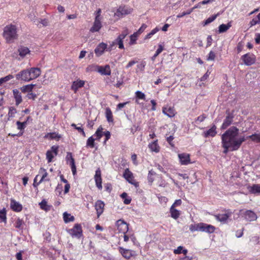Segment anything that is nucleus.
Segmentation results:
<instances>
[{"instance_id":"1","label":"nucleus","mask_w":260,"mask_h":260,"mask_svg":"<svg viewBox=\"0 0 260 260\" xmlns=\"http://www.w3.org/2000/svg\"><path fill=\"white\" fill-rule=\"evenodd\" d=\"M246 139L244 136H239V129L233 126L227 129L221 136L222 143H225L229 146L239 149Z\"/></svg>"},{"instance_id":"2","label":"nucleus","mask_w":260,"mask_h":260,"mask_svg":"<svg viewBox=\"0 0 260 260\" xmlns=\"http://www.w3.org/2000/svg\"><path fill=\"white\" fill-rule=\"evenodd\" d=\"M189 230L191 232L200 231L208 234H211L214 232L215 228L212 225L208 224L203 222H200L191 224L189 226Z\"/></svg>"},{"instance_id":"3","label":"nucleus","mask_w":260,"mask_h":260,"mask_svg":"<svg viewBox=\"0 0 260 260\" xmlns=\"http://www.w3.org/2000/svg\"><path fill=\"white\" fill-rule=\"evenodd\" d=\"M16 26L10 24L5 27L4 31V37L7 42H11L17 38Z\"/></svg>"},{"instance_id":"4","label":"nucleus","mask_w":260,"mask_h":260,"mask_svg":"<svg viewBox=\"0 0 260 260\" xmlns=\"http://www.w3.org/2000/svg\"><path fill=\"white\" fill-rule=\"evenodd\" d=\"M67 232L72 237L79 239L83 236L82 226L79 223H76L72 229L68 230Z\"/></svg>"},{"instance_id":"5","label":"nucleus","mask_w":260,"mask_h":260,"mask_svg":"<svg viewBox=\"0 0 260 260\" xmlns=\"http://www.w3.org/2000/svg\"><path fill=\"white\" fill-rule=\"evenodd\" d=\"M241 59L245 65L249 66L255 62L256 58L254 54L247 53L241 56Z\"/></svg>"},{"instance_id":"6","label":"nucleus","mask_w":260,"mask_h":260,"mask_svg":"<svg viewBox=\"0 0 260 260\" xmlns=\"http://www.w3.org/2000/svg\"><path fill=\"white\" fill-rule=\"evenodd\" d=\"M123 176L129 183L136 187L139 185V183L135 180L133 174L129 169L127 168L124 170Z\"/></svg>"},{"instance_id":"7","label":"nucleus","mask_w":260,"mask_h":260,"mask_svg":"<svg viewBox=\"0 0 260 260\" xmlns=\"http://www.w3.org/2000/svg\"><path fill=\"white\" fill-rule=\"evenodd\" d=\"M26 70H27V73L29 76L28 79H30L31 81L37 79L41 74V69L37 67L26 69Z\"/></svg>"},{"instance_id":"8","label":"nucleus","mask_w":260,"mask_h":260,"mask_svg":"<svg viewBox=\"0 0 260 260\" xmlns=\"http://www.w3.org/2000/svg\"><path fill=\"white\" fill-rule=\"evenodd\" d=\"M226 116L221 126V129H225L232 123L233 121L234 117L233 113H231L229 111H226Z\"/></svg>"},{"instance_id":"9","label":"nucleus","mask_w":260,"mask_h":260,"mask_svg":"<svg viewBox=\"0 0 260 260\" xmlns=\"http://www.w3.org/2000/svg\"><path fill=\"white\" fill-rule=\"evenodd\" d=\"M16 79L19 81L28 82L31 81L29 78L27 70L23 69L15 75Z\"/></svg>"},{"instance_id":"10","label":"nucleus","mask_w":260,"mask_h":260,"mask_svg":"<svg viewBox=\"0 0 260 260\" xmlns=\"http://www.w3.org/2000/svg\"><path fill=\"white\" fill-rule=\"evenodd\" d=\"M133 9L127 7L125 6H120L115 13V15L119 17H121L123 15H127L132 12Z\"/></svg>"},{"instance_id":"11","label":"nucleus","mask_w":260,"mask_h":260,"mask_svg":"<svg viewBox=\"0 0 260 260\" xmlns=\"http://www.w3.org/2000/svg\"><path fill=\"white\" fill-rule=\"evenodd\" d=\"M117 230L119 233L126 234L128 231V224L124 220L119 219L116 221Z\"/></svg>"},{"instance_id":"12","label":"nucleus","mask_w":260,"mask_h":260,"mask_svg":"<svg viewBox=\"0 0 260 260\" xmlns=\"http://www.w3.org/2000/svg\"><path fill=\"white\" fill-rule=\"evenodd\" d=\"M119 251L123 257L126 259H129L131 257L135 255V251L125 249L122 247L118 248Z\"/></svg>"},{"instance_id":"13","label":"nucleus","mask_w":260,"mask_h":260,"mask_svg":"<svg viewBox=\"0 0 260 260\" xmlns=\"http://www.w3.org/2000/svg\"><path fill=\"white\" fill-rule=\"evenodd\" d=\"M162 113L169 117H174L177 114V112L174 107L166 106L162 109Z\"/></svg>"},{"instance_id":"14","label":"nucleus","mask_w":260,"mask_h":260,"mask_svg":"<svg viewBox=\"0 0 260 260\" xmlns=\"http://www.w3.org/2000/svg\"><path fill=\"white\" fill-rule=\"evenodd\" d=\"M94 180L96 187L99 190L102 189V179L101 177V172L100 168H98L95 171L94 175Z\"/></svg>"},{"instance_id":"15","label":"nucleus","mask_w":260,"mask_h":260,"mask_svg":"<svg viewBox=\"0 0 260 260\" xmlns=\"http://www.w3.org/2000/svg\"><path fill=\"white\" fill-rule=\"evenodd\" d=\"M107 50V44L102 42L100 43L94 50V52L96 56H101L106 50Z\"/></svg>"},{"instance_id":"16","label":"nucleus","mask_w":260,"mask_h":260,"mask_svg":"<svg viewBox=\"0 0 260 260\" xmlns=\"http://www.w3.org/2000/svg\"><path fill=\"white\" fill-rule=\"evenodd\" d=\"M180 162L182 165H187L190 163V155L182 153L178 154Z\"/></svg>"},{"instance_id":"17","label":"nucleus","mask_w":260,"mask_h":260,"mask_svg":"<svg viewBox=\"0 0 260 260\" xmlns=\"http://www.w3.org/2000/svg\"><path fill=\"white\" fill-rule=\"evenodd\" d=\"M97 71L102 75L110 76L111 74L110 67L109 64H106L104 66H98L97 67Z\"/></svg>"},{"instance_id":"18","label":"nucleus","mask_w":260,"mask_h":260,"mask_svg":"<svg viewBox=\"0 0 260 260\" xmlns=\"http://www.w3.org/2000/svg\"><path fill=\"white\" fill-rule=\"evenodd\" d=\"M85 85V81L82 80L78 79L73 81L71 87V89L76 93L78 89L83 87Z\"/></svg>"},{"instance_id":"19","label":"nucleus","mask_w":260,"mask_h":260,"mask_svg":"<svg viewBox=\"0 0 260 260\" xmlns=\"http://www.w3.org/2000/svg\"><path fill=\"white\" fill-rule=\"evenodd\" d=\"M148 147L151 152H155L156 153H158L160 150V147L158 143L157 139L149 143Z\"/></svg>"},{"instance_id":"20","label":"nucleus","mask_w":260,"mask_h":260,"mask_svg":"<svg viewBox=\"0 0 260 260\" xmlns=\"http://www.w3.org/2000/svg\"><path fill=\"white\" fill-rule=\"evenodd\" d=\"M10 207L14 211H21L22 210V205L14 199L10 200Z\"/></svg>"},{"instance_id":"21","label":"nucleus","mask_w":260,"mask_h":260,"mask_svg":"<svg viewBox=\"0 0 260 260\" xmlns=\"http://www.w3.org/2000/svg\"><path fill=\"white\" fill-rule=\"evenodd\" d=\"M216 129V126L213 124L210 129L203 133L204 137L205 138H208L209 137H214L217 134Z\"/></svg>"},{"instance_id":"22","label":"nucleus","mask_w":260,"mask_h":260,"mask_svg":"<svg viewBox=\"0 0 260 260\" xmlns=\"http://www.w3.org/2000/svg\"><path fill=\"white\" fill-rule=\"evenodd\" d=\"M102 25L101 20L94 19L93 24L90 29V31L91 32H95L99 31L102 28Z\"/></svg>"},{"instance_id":"23","label":"nucleus","mask_w":260,"mask_h":260,"mask_svg":"<svg viewBox=\"0 0 260 260\" xmlns=\"http://www.w3.org/2000/svg\"><path fill=\"white\" fill-rule=\"evenodd\" d=\"M13 93L15 100V104L18 106L22 102L21 93L17 89L13 90Z\"/></svg>"},{"instance_id":"24","label":"nucleus","mask_w":260,"mask_h":260,"mask_svg":"<svg viewBox=\"0 0 260 260\" xmlns=\"http://www.w3.org/2000/svg\"><path fill=\"white\" fill-rule=\"evenodd\" d=\"M242 216L244 217L248 221H253L257 218V216L255 212H242Z\"/></svg>"},{"instance_id":"25","label":"nucleus","mask_w":260,"mask_h":260,"mask_svg":"<svg viewBox=\"0 0 260 260\" xmlns=\"http://www.w3.org/2000/svg\"><path fill=\"white\" fill-rule=\"evenodd\" d=\"M39 173L42 175V177L40 180V183H42L44 181H49L50 179L48 178V173L46 170L44 168H41L39 171Z\"/></svg>"},{"instance_id":"26","label":"nucleus","mask_w":260,"mask_h":260,"mask_svg":"<svg viewBox=\"0 0 260 260\" xmlns=\"http://www.w3.org/2000/svg\"><path fill=\"white\" fill-rule=\"evenodd\" d=\"M230 216V213L229 212L224 214H218L215 215L217 220L223 223L226 222Z\"/></svg>"},{"instance_id":"27","label":"nucleus","mask_w":260,"mask_h":260,"mask_svg":"<svg viewBox=\"0 0 260 260\" xmlns=\"http://www.w3.org/2000/svg\"><path fill=\"white\" fill-rule=\"evenodd\" d=\"M18 52L20 56L23 58L27 54H29L30 50L27 47L20 46L18 49Z\"/></svg>"},{"instance_id":"28","label":"nucleus","mask_w":260,"mask_h":260,"mask_svg":"<svg viewBox=\"0 0 260 260\" xmlns=\"http://www.w3.org/2000/svg\"><path fill=\"white\" fill-rule=\"evenodd\" d=\"M103 130V128L101 125L98 127L94 134L92 136L95 140L100 141L101 138L103 137L104 135Z\"/></svg>"},{"instance_id":"29","label":"nucleus","mask_w":260,"mask_h":260,"mask_svg":"<svg viewBox=\"0 0 260 260\" xmlns=\"http://www.w3.org/2000/svg\"><path fill=\"white\" fill-rule=\"evenodd\" d=\"M248 190L250 193L252 194L259 193H260V184H253L251 186H249Z\"/></svg>"},{"instance_id":"30","label":"nucleus","mask_w":260,"mask_h":260,"mask_svg":"<svg viewBox=\"0 0 260 260\" xmlns=\"http://www.w3.org/2000/svg\"><path fill=\"white\" fill-rule=\"evenodd\" d=\"M39 205L40 206V208L46 211H49L51 210L52 207V206L49 205L47 203V202L45 200H43L41 203H39Z\"/></svg>"},{"instance_id":"31","label":"nucleus","mask_w":260,"mask_h":260,"mask_svg":"<svg viewBox=\"0 0 260 260\" xmlns=\"http://www.w3.org/2000/svg\"><path fill=\"white\" fill-rule=\"evenodd\" d=\"M35 86V85L32 84L24 85L20 88V90L23 93H28L32 91Z\"/></svg>"},{"instance_id":"32","label":"nucleus","mask_w":260,"mask_h":260,"mask_svg":"<svg viewBox=\"0 0 260 260\" xmlns=\"http://www.w3.org/2000/svg\"><path fill=\"white\" fill-rule=\"evenodd\" d=\"M182 203V202L181 199L176 200L171 206L170 211H179L177 208L181 206Z\"/></svg>"},{"instance_id":"33","label":"nucleus","mask_w":260,"mask_h":260,"mask_svg":"<svg viewBox=\"0 0 260 260\" xmlns=\"http://www.w3.org/2000/svg\"><path fill=\"white\" fill-rule=\"evenodd\" d=\"M63 218L65 223L73 221L75 220L74 216L71 215L68 212H63Z\"/></svg>"},{"instance_id":"34","label":"nucleus","mask_w":260,"mask_h":260,"mask_svg":"<svg viewBox=\"0 0 260 260\" xmlns=\"http://www.w3.org/2000/svg\"><path fill=\"white\" fill-rule=\"evenodd\" d=\"M53 80V74L51 72L46 73L44 76V80L43 81L45 84H48L49 82H52Z\"/></svg>"},{"instance_id":"35","label":"nucleus","mask_w":260,"mask_h":260,"mask_svg":"<svg viewBox=\"0 0 260 260\" xmlns=\"http://www.w3.org/2000/svg\"><path fill=\"white\" fill-rule=\"evenodd\" d=\"M104 206L105 204L101 200H98L95 203V209L96 211H103Z\"/></svg>"},{"instance_id":"36","label":"nucleus","mask_w":260,"mask_h":260,"mask_svg":"<svg viewBox=\"0 0 260 260\" xmlns=\"http://www.w3.org/2000/svg\"><path fill=\"white\" fill-rule=\"evenodd\" d=\"M231 27L230 23H228L227 24H222L218 27L219 33H222L226 31Z\"/></svg>"},{"instance_id":"37","label":"nucleus","mask_w":260,"mask_h":260,"mask_svg":"<svg viewBox=\"0 0 260 260\" xmlns=\"http://www.w3.org/2000/svg\"><path fill=\"white\" fill-rule=\"evenodd\" d=\"M105 114L107 121L109 122H112L113 121V114L111 109L109 108H107L106 109Z\"/></svg>"},{"instance_id":"38","label":"nucleus","mask_w":260,"mask_h":260,"mask_svg":"<svg viewBox=\"0 0 260 260\" xmlns=\"http://www.w3.org/2000/svg\"><path fill=\"white\" fill-rule=\"evenodd\" d=\"M95 139L93 136H91L87 140L86 147L90 148H93L95 147Z\"/></svg>"},{"instance_id":"39","label":"nucleus","mask_w":260,"mask_h":260,"mask_svg":"<svg viewBox=\"0 0 260 260\" xmlns=\"http://www.w3.org/2000/svg\"><path fill=\"white\" fill-rule=\"evenodd\" d=\"M247 138H249L254 142L260 143V134H254L249 136Z\"/></svg>"},{"instance_id":"40","label":"nucleus","mask_w":260,"mask_h":260,"mask_svg":"<svg viewBox=\"0 0 260 260\" xmlns=\"http://www.w3.org/2000/svg\"><path fill=\"white\" fill-rule=\"evenodd\" d=\"M16 125H17L18 129H19L20 131H23L26 126L27 121H25L22 122H21L19 121H17L16 122Z\"/></svg>"},{"instance_id":"41","label":"nucleus","mask_w":260,"mask_h":260,"mask_svg":"<svg viewBox=\"0 0 260 260\" xmlns=\"http://www.w3.org/2000/svg\"><path fill=\"white\" fill-rule=\"evenodd\" d=\"M222 147L223 148H224V150H223V153H226L229 151H236L237 150H238V149L237 148H234V147L233 146H229L228 145H225V143H222Z\"/></svg>"},{"instance_id":"42","label":"nucleus","mask_w":260,"mask_h":260,"mask_svg":"<svg viewBox=\"0 0 260 260\" xmlns=\"http://www.w3.org/2000/svg\"><path fill=\"white\" fill-rule=\"evenodd\" d=\"M121 197L124 200L123 202L125 204L128 205L130 204L132 199L128 197L126 192H123L121 194Z\"/></svg>"},{"instance_id":"43","label":"nucleus","mask_w":260,"mask_h":260,"mask_svg":"<svg viewBox=\"0 0 260 260\" xmlns=\"http://www.w3.org/2000/svg\"><path fill=\"white\" fill-rule=\"evenodd\" d=\"M219 14L217 13L209 17L204 21V25H207L213 22L217 18V17L219 16Z\"/></svg>"},{"instance_id":"44","label":"nucleus","mask_w":260,"mask_h":260,"mask_svg":"<svg viewBox=\"0 0 260 260\" xmlns=\"http://www.w3.org/2000/svg\"><path fill=\"white\" fill-rule=\"evenodd\" d=\"M17 113L16 109L13 107H11L9 108V112L8 114V116L9 118H13L15 116V114Z\"/></svg>"},{"instance_id":"45","label":"nucleus","mask_w":260,"mask_h":260,"mask_svg":"<svg viewBox=\"0 0 260 260\" xmlns=\"http://www.w3.org/2000/svg\"><path fill=\"white\" fill-rule=\"evenodd\" d=\"M47 137H49L51 139H55L56 138H60V136L55 133H50L45 135V138Z\"/></svg>"},{"instance_id":"46","label":"nucleus","mask_w":260,"mask_h":260,"mask_svg":"<svg viewBox=\"0 0 260 260\" xmlns=\"http://www.w3.org/2000/svg\"><path fill=\"white\" fill-rule=\"evenodd\" d=\"M54 156V155L52 153V151L50 150H48L46 152V158L47 159L48 162H51L52 161V159Z\"/></svg>"},{"instance_id":"47","label":"nucleus","mask_w":260,"mask_h":260,"mask_svg":"<svg viewBox=\"0 0 260 260\" xmlns=\"http://www.w3.org/2000/svg\"><path fill=\"white\" fill-rule=\"evenodd\" d=\"M71 126L76 129H77L80 133H81L83 137H85V133L84 131L83 128L82 127V126H77L76 124L75 123H72L71 124Z\"/></svg>"},{"instance_id":"48","label":"nucleus","mask_w":260,"mask_h":260,"mask_svg":"<svg viewBox=\"0 0 260 260\" xmlns=\"http://www.w3.org/2000/svg\"><path fill=\"white\" fill-rule=\"evenodd\" d=\"M136 97L137 99L145 100V95L144 93L140 91H137L135 93Z\"/></svg>"},{"instance_id":"49","label":"nucleus","mask_w":260,"mask_h":260,"mask_svg":"<svg viewBox=\"0 0 260 260\" xmlns=\"http://www.w3.org/2000/svg\"><path fill=\"white\" fill-rule=\"evenodd\" d=\"M146 66V62L145 61H141L140 63L138 64L137 66V69L142 72L144 70L145 67Z\"/></svg>"},{"instance_id":"50","label":"nucleus","mask_w":260,"mask_h":260,"mask_svg":"<svg viewBox=\"0 0 260 260\" xmlns=\"http://www.w3.org/2000/svg\"><path fill=\"white\" fill-rule=\"evenodd\" d=\"M98 66H95L94 64H90L86 68V72H91L95 71Z\"/></svg>"},{"instance_id":"51","label":"nucleus","mask_w":260,"mask_h":260,"mask_svg":"<svg viewBox=\"0 0 260 260\" xmlns=\"http://www.w3.org/2000/svg\"><path fill=\"white\" fill-rule=\"evenodd\" d=\"M14 78V76L12 75H8L5 77L2 78L0 79V80L1 81L2 84L4 83V82H7L9 81L10 80L13 79Z\"/></svg>"},{"instance_id":"52","label":"nucleus","mask_w":260,"mask_h":260,"mask_svg":"<svg viewBox=\"0 0 260 260\" xmlns=\"http://www.w3.org/2000/svg\"><path fill=\"white\" fill-rule=\"evenodd\" d=\"M216 57L215 53L213 51H210L207 58V60H214Z\"/></svg>"},{"instance_id":"53","label":"nucleus","mask_w":260,"mask_h":260,"mask_svg":"<svg viewBox=\"0 0 260 260\" xmlns=\"http://www.w3.org/2000/svg\"><path fill=\"white\" fill-rule=\"evenodd\" d=\"M139 35L136 33V32H134L133 35H132L131 36H130V42H131V44H135L136 43V41L137 40V37Z\"/></svg>"},{"instance_id":"54","label":"nucleus","mask_w":260,"mask_h":260,"mask_svg":"<svg viewBox=\"0 0 260 260\" xmlns=\"http://www.w3.org/2000/svg\"><path fill=\"white\" fill-rule=\"evenodd\" d=\"M115 41L116 42V44L118 45V47L119 49H124V45H123V41L122 40H121L120 39H118L117 38L115 39Z\"/></svg>"},{"instance_id":"55","label":"nucleus","mask_w":260,"mask_h":260,"mask_svg":"<svg viewBox=\"0 0 260 260\" xmlns=\"http://www.w3.org/2000/svg\"><path fill=\"white\" fill-rule=\"evenodd\" d=\"M155 174V173L152 171H149L148 175V180L149 182L152 183L154 181V178L153 176Z\"/></svg>"},{"instance_id":"56","label":"nucleus","mask_w":260,"mask_h":260,"mask_svg":"<svg viewBox=\"0 0 260 260\" xmlns=\"http://www.w3.org/2000/svg\"><path fill=\"white\" fill-rule=\"evenodd\" d=\"M66 159L68 161L70 162V164H72V160H73V161H75V159L73 158L72 153L71 152H67Z\"/></svg>"},{"instance_id":"57","label":"nucleus","mask_w":260,"mask_h":260,"mask_svg":"<svg viewBox=\"0 0 260 260\" xmlns=\"http://www.w3.org/2000/svg\"><path fill=\"white\" fill-rule=\"evenodd\" d=\"M147 27V26L146 24H143L140 27V28L138 29V30L137 32H136V33H137L138 35H140L145 30Z\"/></svg>"},{"instance_id":"58","label":"nucleus","mask_w":260,"mask_h":260,"mask_svg":"<svg viewBox=\"0 0 260 260\" xmlns=\"http://www.w3.org/2000/svg\"><path fill=\"white\" fill-rule=\"evenodd\" d=\"M259 23H260L259 19L255 18L252 19L250 21L249 24H250V27H251V26H254L257 24H259Z\"/></svg>"},{"instance_id":"59","label":"nucleus","mask_w":260,"mask_h":260,"mask_svg":"<svg viewBox=\"0 0 260 260\" xmlns=\"http://www.w3.org/2000/svg\"><path fill=\"white\" fill-rule=\"evenodd\" d=\"M26 97L28 98V99H31L35 100L37 98V95L36 94L32 93L31 91L27 93V94L26 95Z\"/></svg>"},{"instance_id":"60","label":"nucleus","mask_w":260,"mask_h":260,"mask_svg":"<svg viewBox=\"0 0 260 260\" xmlns=\"http://www.w3.org/2000/svg\"><path fill=\"white\" fill-rule=\"evenodd\" d=\"M71 168L73 173V174L75 175L76 174V167L75 161L72 160V164H70Z\"/></svg>"},{"instance_id":"61","label":"nucleus","mask_w":260,"mask_h":260,"mask_svg":"<svg viewBox=\"0 0 260 260\" xmlns=\"http://www.w3.org/2000/svg\"><path fill=\"white\" fill-rule=\"evenodd\" d=\"M211 72L208 70L207 72L204 75V76L201 78V81H205L209 77V76Z\"/></svg>"},{"instance_id":"62","label":"nucleus","mask_w":260,"mask_h":260,"mask_svg":"<svg viewBox=\"0 0 260 260\" xmlns=\"http://www.w3.org/2000/svg\"><path fill=\"white\" fill-rule=\"evenodd\" d=\"M174 138L173 136L168 137L166 139V140L168 142V143L172 147L174 146V144L172 143V141L174 140Z\"/></svg>"},{"instance_id":"63","label":"nucleus","mask_w":260,"mask_h":260,"mask_svg":"<svg viewBox=\"0 0 260 260\" xmlns=\"http://www.w3.org/2000/svg\"><path fill=\"white\" fill-rule=\"evenodd\" d=\"M22 223V220L20 219V218H18L16 222L15 227L18 229H20Z\"/></svg>"},{"instance_id":"64","label":"nucleus","mask_w":260,"mask_h":260,"mask_svg":"<svg viewBox=\"0 0 260 260\" xmlns=\"http://www.w3.org/2000/svg\"><path fill=\"white\" fill-rule=\"evenodd\" d=\"M206 118V116L205 114H202L197 117L196 121H198L200 122H202L204 121Z\"/></svg>"}]
</instances>
